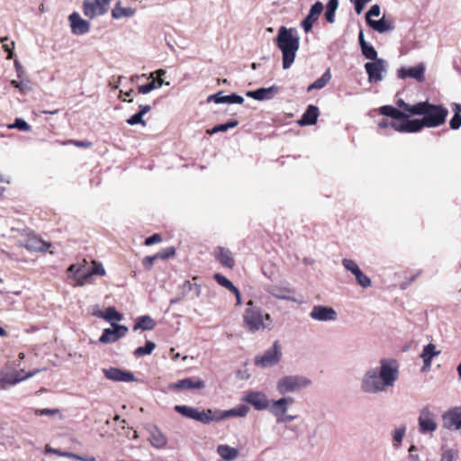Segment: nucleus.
<instances>
[{
    "label": "nucleus",
    "instance_id": "f257e3e1",
    "mask_svg": "<svg viewBox=\"0 0 461 461\" xmlns=\"http://www.w3.org/2000/svg\"><path fill=\"white\" fill-rule=\"evenodd\" d=\"M399 377L398 364L393 359H382L380 368H368L360 380V389L367 394H377L393 387Z\"/></svg>",
    "mask_w": 461,
    "mask_h": 461
},
{
    "label": "nucleus",
    "instance_id": "f03ea898",
    "mask_svg": "<svg viewBox=\"0 0 461 461\" xmlns=\"http://www.w3.org/2000/svg\"><path fill=\"white\" fill-rule=\"evenodd\" d=\"M275 42L282 52L283 68H290L294 62L300 46V37L297 30L281 26L277 31Z\"/></svg>",
    "mask_w": 461,
    "mask_h": 461
},
{
    "label": "nucleus",
    "instance_id": "7ed1b4c3",
    "mask_svg": "<svg viewBox=\"0 0 461 461\" xmlns=\"http://www.w3.org/2000/svg\"><path fill=\"white\" fill-rule=\"evenodd\" d=\"M247 306L243 321L249 331L271 329L272 318L268 313H265L259 307L255 306L251 300L247 303Z\"/></svg>",
    "mask_w": 461,
    "mask_h": 461
},
{
    "label": "nucleus",
    "instance_id": "20e7f679",
    "mask_svg": "<svg viewBox=\"0 0 461 461\" xmlns=\"http://www.w3.org/2000/svg\"><path fill=\"white\" fill-rule=\"evenodd\" d=\"M312 381L303 375H287L280 378L276 383V390L280 394L294 393L307 388Z\"/></svg>",
    "mask_w": 461,
    "mask_h": 461
},
{
    "label": "nucleus",
    "instance_id": "39448f33",
    "mask_svg": "<svg viewBox=\"0 0 461 461\" xmlns=\"http://www.w3.org/2000/svg\"><path fill=\"white\" fill-rule=\"evenodd\" d=\"M448 114L447 109L442 105L431 104L427 109L422 120L426 127L432 128L443 124Z\"/></svg>",
    "mask_w": 461,
    "mask_h": 461
},
{
    "label": "nucleus",
    "instance_id": "423d86ee",
    "mask_svg": "<svg viewBox=\"0 0 461 461\" xmlns=\"http://www.w3.org/2000/svg\"><path fill=\"white\" fill-rule=\"evenodd\" d=\"M364 67L368 76L369 83H378L383 81L385 77L388 62L384 59H380L367 62Z\"/></svg>",
    "mask_w": 461,
    "mask_h": 461
},
{
    "label": "nucleus",
    "instance_id": "0eeeda50",
    "mask_svg": "<svg viewBox=\"0 0 461 461\" xmlns=\"http://www.w3.org/2000/svg\"><path fill=\"white\" fill-rule=\"evenodd\" d=\"M419 430L421 434H432L438 429L436 414L432 412L429 406H424L420 411L418 418Z\"/></svg>",
    "mask_w": 461,
    "mask_h": 461
},
{
    "label": "nucleus",
    "instance_id": "6e6552de",
    "mask_svg": "<svg viewBox=\"0 0 461 461\" xmlns=\"http://www.w3.org/2000/svg\"><path fill=\"white\" fill-rule=\"evenodd\" d=\"M281 347L275 341L273 347L268 348L260 357L255 358V364L262 367H270L277 364L281 358Z\"/></svg>",
    "mask_w": 461,
    "mask_h": 461
},
{
    "label": "nucleus",
    "instance_id": "1a4fd4ad",
    "mask_svg": "<svg viewBox=\"0 0 461 461\" xmlns=\"http://www.w3.org/2000/svg\"><path fill=\"white\" fill-rule=\"evenodd\" d=\"M310 317L318 321H330L338 319V313L331 307L314 305L310 312Z\"/></svg>",
    "mask_w": 461,
    "mask_h": 461
},
{
    "label": "nucleus",
    "instance_id": "9d476101",
    "mask_svg": "<svg viewBox=\"0 0 461 461\" xmlns=\"http://www.w3.org/2000/svg\"><path fill=\"white\" fill-rule=\"evenodd\" d=\"M104 376L111 381L114 382H133L136 380L133 373L122 370L117 367H110L103 369Z\"/></svg>",
    "mask_w": 461,
    "mask_h": 461
},
{
    "label": "nucleus",
    "instance_id": "9b49d317",
    "mask_svg": "<svg viewBox=\"0 0 461 461\" xmlns=\"http://www.w3.org/2000/svg\"><path fill=\"white\" fill-rule=\"evenodd\" d=\"M425 65L423 63H420L415 67L411 68H401L397 71V76L401 79H405L407 77H411L416 79L418 82H423L425 80Z\"/></svg>",
    "mask_w": 461,
    "mask_h": 461
},
{
    "label": "nucleus",
    "instance_id": "f8f14e48",
    "mask_svg": "<svg viewBox=\"0 0 461 461\" xmlns=\"http://www.w3.org/2000/svg\"><path fill=\"white\" fill-rule=\"evenodd\" d=\"M266 291L272 296L289 302L302 303L293 296L294 292L286 285H271L266 288Z\"/></svg>",
    "mask_w": 461,
    "mask_h": 461
},
{
    "label": "nucleus",
    "instance_id": "ddd939ff",
    "mask_svg": "<svg viewBox=\"0 0 461 461\" xmlns=\"http://www.w3.org/2000/svg\"><path fill=\"white\" fill-rule=\"evenodd\" d=\"M68 21L71 27V32L74 35H83L90 31V23L84 20L77 12L72 13L68 16Z\"/></svg>",
    "mask_w": 461,
    "mask_h": 461
},
{
    "label": "nucleus",
    "instance_id": "4468645a",
    "mask_svg": "<svg viewBox=\"0 0 461 461\" xmlns=\"http://www.w3.org/2000/svg\"><path fill=\"white\" fill-rule=\"evenodd\" d=\"M243 401L251 404L258 411L267 410L270 404L267 395L261 392H249L245 395Z\"/></svg>",
    "mask_w": 461,
    "mask_h": 461
},
{
    "label": "nucleus",
    "instance_id": "2eb2a0df",
    "mask_svg": "<svg viewBox=\"0 0 461 461\" xmlns=\"http://www.w3.org/2000/svg\"><path fill=\"white\" fill-rule=\"evenodd\" d=\"M279 92V87L271 86L269 87H261L256 90L248 91L247 97L253 98L258 101L271 100Z\"/></svg>",
    "mask_w": 461,
    "mask_h": 461
},
{
    "label": "nucleus",
    "instance_id": "dca6fc26",
    "mask_svg": "<svg viewBox=\"0 0 461 461\" xmlns=\"http://www.w3.org/2000/svg\"><path fill=\"white\" fill-rule=\"evenodd\" d=\"M322 11L323 5L321 2L318 1L312 5L308 15L303 20L301 24L305 32L312 31L313 23L318 20Z\"/></svg>",
    "mask_w": 461,
    "mask_h": 461
},
{
    "label": "nucleus",
    "instance_id": "f3484780",
    "mask_svg": "<svg viewBox=\"0 0 461 461\" xmlns=\"http://www.w3.org/2000/svg\"><path fill=\"white\" fill-rule=\"evenodd\" d=\"M445 428L451 429H461V411L457 408L445 412L442 416Z\"/></svg>",
    "mask_w": 461,
    "mask_h": 461
},
{
    "label": "nucleus",
    "instance_id": "a211bd4d",
    "mask_svg": "<svg viewBox=\"0 0 461 461\" xmlns=\"http://www.w3.org/2000/svg\"><path fill=\"white\" fill-rule=\"evenodd\" d=\"M99 2L100 0H85L83 4L84 14L90 19L104 14L107 8L102 6Z\"/></svg>",
    "mask_w": 461,
    "mask_h": 461
},
{
    "label": "nucleus",
    "instance_id": "6ab92c4d",
    "mask_svg": "<svg viewBox=\"0 0 461 461\" xmlns=\"http://www.w3.org/2000/svg\"><path fill=\"white\" fill-rule=\"evenodd\" d=\"M205 387L204 382L199 377H188L170 384V389H203Z\"/></svg>",
    "mask_w": 461,
    "mask_h": 461
},
{
    "label": "nucleus",
    "instance_id": "aec40b11",
    "mask_svg": "<svg viewBox=\"0 0 461 461\" xmlns=\"http://www.w3.org/2000/svg\"><path fill=\"white\" fill-rule=\"evenodd\" d=\"M294 400L292 397H282L278 400L272 401L269 404V411L276 417L285 414L289 405L294 403Z\"/></svg>",
    "mask_w": 461,
    "mask_h": 461
},
{
    "label": "nucleus",
    "instance_id": "412c9836",
    "mask_svg": "<svg viewBox=\"0 0 461 461\" xmlns=\"http://www.w3.org/2000/svg\"><path fill=\"white\" fill-rule=\"evenodd\" d=\"M213 256L221 266L232 269L235 266V260L232 253L229 249L224 247H217L213 252Z\"/></svg>",
    "mask_w": 461,
    "mask_h": 461
},
{
    "label": "nucleus",
    "instance_id": "4be33fe9",
    "mask_svg": "<svg viewBox=\"0 0 461 461\" xmlns=\"http://www.w3.org/2000/svg\"><path fill=\"white\" fill-rule=\"evenodd\" d=\"M149 434L150 444L156 448H163L167 443V437L156 425H149L147 428Z\"/></svg>",
    "mask_w": 461,
    "mask_h": 461
},
{
    "label": "nucleus",
    "instance_id": "5701e85b",
    "mask_svg": "<svg viewBox=\"0 0 461 461\" xmlns=\"http://www.w3.org/2000/svg\"><path fill=\"white\" fill-rule=\"evenodd\" d=\"M23 373V369H21L20 371H14L12 374L5 373L2 371V377L0 378V388L2 390H6L9 386L14 385L23 381V377H22V374Z\"/></svg>",
    "mask_w": 461,
    "mask_h": 461
},
{
    "label": "nucleus",
    "instance_id": "b1692460",
    "mask_svg": "<svg viewBox=\"0 0 461 461\" xmlns=\"http://www.w3.org/2000/svg\"><path fill=\"white\" fill-rule=\"evenodd\" d=\"M208 102L213 101L215 104H241L244 102V98L241 95L237 94H231L228 95H224L222 92H218L214 95H211L208 99Z\"/></svg>",
    "mask_w": 461,
    "mask_h": 461
},
{
    "label": "nucleus",
    "instance_id": "393cba45",
    "mask_svg": "<svg viewBox=\"0 0 461 461\" xmlns=\"http://www.w3.org/2000/svg\"><path fill=\"white\" fill-rule=\"evenodd\" d=\"M319 114V108L316 105L310 104L298 121V124L301 126L314 125L317 122Z\"/></svg>",
    "mask_w": 461,
    "mask_h": 461
},
{
    "label": "nucleus",
    "instance_id": "a878e982",
    "mask_svg": "<svg viewBox=\"0 0 461 461\" xmlns=\"http://www.w3.org/2000/svg\"><path fill=\"white\" fill-rule=\"evenodd\" d=\"M367 24L379 33H384L394 30L393 23L386 20L384 16L378 21L368 19Z\"/></svg>",
    "mask_w": 461,
    "mask_h": 461
},
{
    "label": "nucleus",
    "instance_id": "bb28decb",
    "mask_svg": "<svg viewBox=\"0 0 461 461\" xmlns=\"http://www.w3.org/2000/svg\"><path fill=\"white\" fill-rule=\"evenodd\" d=\"M217 453L224 461H232L239 456V450L228 445H219Z\"/></svg>",
    "mask_w": 461,
    "mask_h": 461
},
{
    "label": "nucleus",
    "instance_id": "cd10ccee",
    "mask_svg": "<svg viewBox=\"0 0 461 461\" xmlns=\"http://www.w3.org/2000/svg\"><path fill=\"white\" fill-rule=\"evenodd\" d=\"M98 318L104 319L108 321H121L122 320V314H121L114 307L111 306L105 309L104 312L98 311L94 313Z\"/></svg>",
    "mask_w": 461,
    "mask_h": 461
},
{
    "label": "nucleus",
    "instance_id": "c85d7f7f",
    "mask_svg": "<svg viewBox=\"0 0 461 461\" xmlns=\"http://www.w3.org/2000/svg\"><path fill=\"white\" fill-rule=\"evenodd\" d=\"M249 408L245 404H240L228 411H223L220 414V419H225L228 417H245L248 415Z\"/></svg>",
    "mask_w": 461,
    "mask_h": 461
},
{
    "label": "nucleus",
    "instance_id": "c756f323",
    "mask_svg": "<svg viewBox=\"0 0 461 461\" xmlns=\"http://www.w3.org/2000/svg\"><path fill=\"white\" fill-rule=\"evenodd\" d=\"M156 321L149 315L140 316L136 320V323L133 327V330H151L155 328Z\"/></svg>",
    "mask_w": 461,
    "mask_h": 461
},
{
    "label": "nucleus",
    "instance_id": "7c9ffc66",
    "mask_svg": "<svg viewBox=\"0 0 461 461\" xmlns=\"http://www.w3.org/2000/svg\"><path fill=\"white\" fill-rule=\"evenodd\" d=\"M381 114L391 117L394 120H403L409 118V115L404 112L398 110L392 105H384L380 108Z\"/></svg>",
    "mask_w": 461,
    "mask_h": 461
},
{
    "label": "nucleus",
    "instance_id": "2f4dec72",
    "mask_svg": "<svg viewBox=\"0 0 461 461\" xmlns=\"http://www.w3.org/2000/svg\"><path fill=\"white\" fill-rule=\"evenodd\" d=\"M404 120V126H402V130L404 131V132H417L420 131L423 127L425 126V123L422 119H412Z\"/></svg>",
    "mask_w": 461,
    "mask_h": 461
},
{
    "label": "nucleus",
    "instance_id": "473e14b6",
    "mask_svg": "<svg viewBox=\"0 0 461 461\" xmlns=\"http://www.w3.org/2000/svg\"><path fill=\"white\" fill-rule=\"evenodd\" d=\"M135 9L131 7H122L120 3H117L112 10V17L113 19H121L122 17H131L135 14Z\"/></svg>",
    "mask_w": 461,
    "mask_h": 461
},
{
    "label": "nucleus",
    "instance_id": "72a5a7b5",
    "mask_svg": "<svg viewBox=\"0 0 461 461\" xmlns=\"http://www.w3.org/2000/svg\"><path fill=\"white\" fill-rule=\"evenodd\" d=\"M331 79V73L330 68H328L320 78L315 80L312 84H311L307 91L311 92L315 89H322Z\"/></svg>",
    "mask_w": 461,
    "mask_h": 461
},
{
    "label": "nucleus",
    "instance_id": "f704fd0d",
    "mask_svg": "<svg viewBox=\"0 0 461 461\" xmlns=\"http://www.w3.org/2000/svg\"><path fill=\"white\" fill-rule=\"evenodd\" d=\"M50 247V243L36 237L29 239L26 244L27 249L36 251H46Z\"/></svg>",
    "mask_w": 461,
    "mask_h": 461
},
{
    "label": "nucleus",
    "instance_id": "c9c22d12",
    "mask_svg": "<svg viewBox=\"0 0 461 461\" xmlns=\"http://www.w3.org/2000/svg\"><path fill=\"white\" fill-rule=\"evenodd\" d=\"M85 270H86L85 267H82L76 264H72L68 269V271L70 274H72V276L77 281V285H81V286L86 284V280H85V276H84Z\"/></svg>",
    "mask_w": 461,
    "mask_h": 461
},
{
    "label": "nucleus",
    "instance_id": "e433bc0d",
    "mask_svg": "<svg viewBox=\"0 0 461 461\" xmlns=\"http://www.w3.org/2000/svg\"><path fill=\"white\" fill-rule=\"evenodd\" d=\"M120 339V334L117 333L114 328L104 329L99 338V341L104 344L113 343Z\"/></svg>",
    "mask_w": 461,
    "mask_h": 461
},
{
    "label": "nucleus",
    "instance_id": "4c0bfd02",
    "mask_svg": "<svg viewBox=\"0 0 461 461\" xmlns=\"http://www.w3.org/2000/svg\"><path fill=\"white\" fill-rule=\"evenodd\" d=\"M221 420L220 415L214 416L211 410H208L207 411H200L197 410L195 420H198L203 424H209L210 422H212L213 420Z\"/></svg>",
    "mask_w": 461,
    "mask_h": 461
},
{
    "label": "nucleus",
    "instance_id": "58836bf2",
    "mask_svg": "<svg viewBox=\"0 0 461 461\" xmlns=\"http://www.w3.org/2000/svg\"><path fill=\"white\" fill-rule=\"evenodd\" d=\"M238 124H239V122L237 120H230V121L227 122L226 123L218 124V125L212 127V129L207 130V133L209 135H213L218 132L226 131L229 129L235 128L236 126H238Z\"/></svg>",
    "mask_w": 461,
    "mask_h": 461
},
{
    "label": "nucleus",
    "instance_id": "ea45409f",
    "mask_svg": "<svg viewBox=\"0 0 461 461\" xmlns=\"http://www.w3.org/2000/svg\"><path fill=\"white\" fill-rule=\"evenodd\" d=\"M339 6V0H329L326 5L325 18L328 23H333L335 21V13Z\"/></svg>",
    "mask_w": 461,
    "mask_h": 461
},
{
    "label": "nucleus",
    "instance_id": "a19ab883",
    "mask_svg": "<svg viewBox=\"0 0 461 461\" xmlns=\"http://www.w3.org/2000/svg\"><path fill=\"white\" fill-rule=\"evenodd\" d=\"M105 270L101 263H97L95 261L93 262V267L90 269L85 270V280L86 283L91 278L92 276H104Z\"/></svg>",
    "mask_w": 461,
    "mask_h": 461
},
{
    "label": "nucleus",
    "instance_id": "79ce46f5",
    "mask_svg": "<svg viewBox=\"0 0 461 461\" xmlns=\"http://www.w3.org/2000/svg\"><path fill=\"white\" fill-rule=\"evenodd\" d=\"M406 433V426L402 425L398 428H395L394 430L392 432V438H393V446L394 448H398L402 442V439Z\"/></svg>",
    "mask_w": 461,
    "mask_h": 461
},
{
    "label": "nucleus",
    "instance_id": "37998d69",
    "mask_svg": "<svg viewBox=\"0 0 461 461\" xmlns=\"http://www.w3.org/2000/svg\"><path fill=\"white\" fill-rule=\"evenodd\" d=\"M175 411L181 414L184 417L195 420L197 410L194 407L187 406V405H176L174 407Z\"/></svg>",
    "mask_w": 461,
    "mask_h": 461
},
{
    "label": "nucleus",
    "instance_id": "c03bdc74",
    "mask_svg": "<svg viewBox=\"0 0 461 461\" xmlns=\"http://www.w3.org/2000/svg\"><path fill=\"white\" fill-rule=\"evenodd\" d=\"M156 348V344L152 341H146L143 347L137 348L133 354L136 357H141L147 355H150Z\"/></svg>",
    "mask_w": 461,
    "mask_h": 461
},
{
    "label": "nucleus",
    "instance_id": "a18cd8bd",
    "mask_svg": "<svg viewBox=\"0 0 461 461\" xmlns=\"http://www.w3.org/2000/svg\"><path fill=\"white\" fill-rule=\"evenodd\" d=\"M439 354L440 351L436 349V346L432 343H429L423 348L420 357L422 359L432 361V358L438 356Z\"/></svg>",
    "mask_w": 461,
    "mask_h": 461
},
{
    "label": "nucleus",
    "instance_id": "49530a36",
    "mask_svg": "<svg viewBox=\"0 0 461 461\" xmlns=\"http://www.w3.org/2000/svg\"><path fill=\"white\" fill-rule=\"evenodd\" d=\"M430 104L428 102H420L413 105L410 104L408 113L414 114V115H422L427 112V109L429 107Z\"/></svg>",
    "mask_w": 461,
    "mask_h": 461
},
{
    "label": "nucleus",
    "instance_id": "de8ad7c7",
    "mask_svg": "<svg viewBox=\"0 0 461 461\" xmlns=\"http://www.w3.org/2000/svg\"><path fill=\"white\" fill-rule=\"evenodd\" d=\"M361 52L363 54V56L367 59H370L372 61H375L376 59H380L377 56V51L375 50V49L369 43H367L366 45H365L364 47L361 48Z\"/></svg>",
    "mask_w": 461,
    "mask_h": 461
},
{
    "label": "nucleus",
    "instance_id": "09e8293b",
    "mask_svg": "<svg viewBox=\"0 0 461 461\" xmlns=\"http://www.w3.org/2000/svg\"><path fill=\"white\" fill-rule=\"evenodd\" d=\"M149 78H151V81L148 84H145V85H141L138 87V92L141 95H147L149 94V92H151L152 90L156 89L157 88V85H156V78L153 77V74H150L149 76Z\"/></svg>",
    "mask_w": 461,
    "mask_h": 461
},
{
    "label": "nucleus",
    "instance_id": "8fccbe9b",
    "mask_svg": "<svg viewBox=\"0 0 461 461\" xmlns=\"http://www.w3.org/2000/svg\"><path fill=\"white\" fill-rule=\"evenodd\" d=\"M342 266L354 276H356L361 270L357 264L353 259L349 258L342 259Z\"/></svg>",
    "mask_w": 461,
    "mask_h": 461
},
{
    "label": "nucleus",
    "instance_id": "3c124183",
    "mask_svg": "<svg viewBox=\"0 0 461 461\" xmlns=\"http://www.w3.org/2000/svg\"><path fill=\"white\" fill-rule=\"evenodd\" d=\"M10 129H18L23 131H31L32 126L28 124L23 119L16 118L14 122L9 125Z\"/></svg>",
    "mask_w": 461,
    "mask_h": 461
},
{
    "label": "nucleus",
    "instance_id": "603ef678",
    "mask_svg": "<svg viewBox=\"0 0 461 461\" xmlns=\"http://www.w3.org/2000/svg\"><path fill=\"white\" fill-rule=\"evenodd\" d=\"M355 276L358 285L363 288H367L371 286V279L367 276H366L361 270Z\"/></svg>",
    "mask_w": 461,
    "mask_h": 461
},
{
    "label": "nucleus",
    "instance_id": "864d4df0",
    "mask_svg": "<svg viewBox=\"0 0 461 461\" xmlns=\"http://www.w3.org/2000/svg\"><path fill=\"white\" fill-rule=\"evenodd\" d=\"M213 278L220 285L225 287L228 290L233 285V284L227 277L220 273L214 274Z\"/></svg>",
    "mask_w": 461,
    "mask_h": 461
},
{
    "label": "nucleus",
    "instance_id": "5fc2aeb1",
    "mask_svg": "<svg viewBox=\"0 0 461 461\" xmlns=\"http://www.w3.org/2000/svg\"><path fill=\"white\" fill-rule=\"evenodd\" d=\"M176 254V249L174 247H167L157 253V257L161 259H168Z\"/></svg>",
    "mask_w": 461,
    "mask_h": 461
},
{
    "label": "nucleus",
    "instance_id": "6e6d98bb",
    "mask_svg": "<svg viewBox=\"0 0 461 461\" xmlns=\"http://www.w3.org/2000/svg\"><path fill=\"white\" fill-rule=\"evenodd\" d=\"M456 456V451L452 448L443 449L440 461H454Z\"/></svg>",
    "mask_w": 461,
    "mask_h": 461
},
{
    "label": "nucleus",
    "instance_id": "4d7b16f0",
    "mask_svg": "<svg viewBox=\"0 0 461 461\" xmlns=\"http://www.w3.org/2000/svg\"><path fill=\"white\" fill-rule=\"evenodd\" d=\"M126 122L130 125H136V124L145 125L146 124L143 120V115L140 112L131 115Z\"/></svg>",
    "mask_w": 461,
    "mask_h": 461
},
{
    "label": "nucleus",
    "instance_id": "13d9d810",
    "mask_svg": "<svg viewBox=\"0 0 461 461\" xmlns=\"http://www.w3.org/2000/svg\"><path fill=\"white\" fill-rule=\"evenodd\" d=\"M380 13H381V9L378 5H372L366 14V22L368 21V19H371L370 18L371 16H375V17L379 16Z\"/></svg>",
    "mask_w": 461,
    "mask_h": 461
},
{
    "label": "nucleus",
    "instance_id": "bf43d9fd",
    "mask_svg": "<svg viewBox=\"0 0 461 461\" xmlns=\"http://www.w3.org/2000/svg\"><path fill=\"white\" fill-rule=\"evenodd\" d=\"M157 258H159L158 257H157V254L153 255V256H147L143 258L142 260V265L145 268L147 269H150L154 264V261L157 259Z\"/></svg>",
    "mask_w": 461,
    "mask_h": 461
},
{
    "label": "nucleus",
    "instance_id": "052dcab7",
    "mask_svg": "<svg viewBox=\"0 0 461 461\" xmlns=\"http://www.w3.org/2000/svg\"><path fill=\"white\" fill-rule=\"evenodd\" d=\"M162 240V237L160 234H153L149 237H148L146 240H145V245L147 246H151V245H154V244H157V243H159L160 241Z\"/></svg>",
    "mask_w": 461,
    "mask_h": 461
},
{
    "label": "nucleus",
    "instance_id": "680f3d73",
    "mask_svg": "<svg viewBox=\"0 0 461 461\" xmlns=\"http://www.w3.org/2000/svg\"><path fill=\"white\" fill-rule=\"evenodd\" d=\"M111 325L115 329L117 333L120 334V339L123 338L128 332V328L124 325L117 324L114 322H112Z\"/></svg>",
    "mask_w": 461,
    "mask_h": 461
},
{
    "label": "nucleus",
    "instance_id": "e2e57ef3",
    "mask_svg": "<svg viewBox=\"0 0 461 461\" xmlns=\"http://www.w3.org/2000/svg\"><path fill=\"white\" fill-rule=\"evenodd\" d=\"M11 85L22 92H26L29 89L28 83L24 81L12 80Z\"/></svg>",
    "mask_w": 461,
    "mask_h": 461
},
{
    "label": "nucleus",
    "instance_id": "0e129e2a",
    "mask_svg": "<svg viewBox=\"0 0 461 461\" xmlns=\"http://www.w3.org/2000/svg\"><path fill=\"white\" fill-rule=\"evenodd\" d=\"M452 130H457L461 127V115H453L449 122Z\"/></svg>",
    "mask_w": 461,
    "mask_h": 461
},
{
    "label": "nucleus",
    "instance_id": "69168bd1",
    "mask_svg": "<svg viewBox=\"0 0 461 461\" xmlns=\"http://www.w3.org/2000/svg\"><path fill=\"white\" fill-rule=\"evenodd\" d=\"M58 412H59V411L58 409H36L35 410V414L41 415V416L53 415Z\"/></svg>",
    "mask_w": 461,
    "mask_h": 461
},
{
    "label": "nucleus",
    "instance_id": "338daca9",
    "mask_svg": "<svg viewBox=\"0 0 461 461\" xmlns=\"http://www.w3.org/2000/svg\"><path fill=\"white\" fill-rule=\"evenodd\" d=\"M296 415H285V414H282L280 415L279 417L276 418V422L277 423H287V422H290V421H293L296 419Z\"/></svg>",
    "mask_w": 461,
    "mask_h": 461
},
{
    "label": "nucleus",
    "instance_id": "774afa93",
    "mask_svg": "<svg viewBox=\"0 0 461 461\" xmlns=\"http://www.w3.org/2000/svg\"><path fill=\"white\" fill-rule=\"evenodd\" d=\"M452 111L454 115H461V104L457 103L452 104Z\"/></svg>",
    "mask_w": 461,
    "mask_h": 461
}]
</instances>
